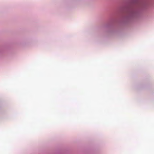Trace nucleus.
Segmentation results:
<instances>
[{"label":"nucleus","mask_w":154,"mask_h":154,"mask_svg":"<svg viewBox=\"0 0 154 154\" xmlns=\"http://www.w3.org/2000/svg\"><path fill=\"white\" fill-rule=\"evenodd\" d=\"M149 0H130L128 4L125 7L126 15L119 22V24H126L134 19L141 16L143 11L149 5Z\"/></svg>","instance_id":"obj_1"},{"label":"nucleus","mask_w":154,"mask_h":154,"mask_svg":"<svg viewBox=\"0 0 154 154\" xmlns=\"http://www.w3.org/2000/svg\"><path fill=\"white\" fill-rule=\"evenodd\" d=\"M116 21V19L113 18L104 26L105 28L107 30V32L109 34H114L118 31L119 27L114 24Z\"/></svg>","instance_id":"obj_2"}]
</instances>
